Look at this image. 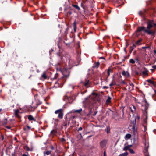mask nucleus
<instances>
[{
  "instance_id": "nucleus-1",
  "label": "nucleus",
  "mask_w": 156,
  "mask_h": 156,
  "mask_svg": "<svg viewBox=\"0 0 156 156\" xmlns=\"http://www.w3.org/2000/svg\"><path fill=\"white\" fill-rule=\"evenodd\" d=\"M140 119V117L138 115H137L135 119V120L133 121L131 123L130 126H132L131 129L134 135V140H136L138 138V133L135 128V125L136 124V120H139Z\"/></svg>"
},
{
  "instance_id": "nucleus-2",
  "label": "nucleus",
  "mask_w": 156,
  "mask_h": 156,
  "mask_svg": "<svg viewBox=\"0 0 156 156\" xmlns=\"http://www.w3.org/2000/svg\"><path fill=\"white\" fill-rule=\"evenodd\" d=\"M55 113V114H58V118L59 119H62L63 118V112L62 109H60L56 110Z\"/></svg>"
},
{
  "instance_id": "nucleus-3",
  "label": "nucleus",
  "mask_w": 156,
  "mask_h": 156,
  "mask_svg": "<svg viewBox=\"0 0 156 156\" xmlns=\"http://www.w3.org/2000/svg\"><path fill=\"white\" fill-rule=\"evenodd\" d=\"M48 73L47 71L44 72L41 75V78L44 80L47 79L48 78Z\"/></svg>"
},
{
  "instance_id": "nucleus-4",
  "label": "nucleus",
  "mask_w": 156,
  "mask_h": 156,
  "mask_svg": "<svg viewBox=\"0 0 156 156\" xmlns=\"http://www.w3.org/2000/svg\"><path fill=\"white\" fill-rule=\"evenodd\" d=\"M153 21H149L147 23V29H150L151 28L153 27Z\"/></svg>"
},
{
  "instance_id": "nucleus-5",
  "label": "nucleus",
  "mask_w": 156,
  "mask_h": 156,
  "mask_svg": "<svg viewBox=\"0 0 156 156\" xmlns=\"http://www.w3.org/2000/svg\"><path fill=\"white\" fill-rule=\"evenodd\" d=\"M145 145H146V147L144 148L143 152L145 154V155H148L147 147H148V144L147 143H145Z\"/></svg>"
},
{
  "instance_id": "nucleus-6",
  "label": "nucleus",
  "mask_w": 156,
  "mask_h": 156,
  "mask_svg": "<svg viewBox=\"0 0 156 156\" xmlns=\"http://www.w3.org/2000/svg\"><path fill=\"white\" fill-rule=\"evenodd\" d=\"M113 68L112 67H108L107 70L108 76V77L110 75V73H113Z\"/></svg>"
},
{
  "instance_id": "nucleus-7",
  "label": "nucleus",
  "mask_w": 156,
  "mask_h": 156,
  "mask_svg": "<svg viewBox=\"0 0 156 156\" xmlns=\"http://www.w3.org/2000/svg\"><path fill=\"white\" fill-rule=\"evenodd\" d=\"M107 141L106 140H103L100 142V145L102 148L104 147L106 144Z\"/></svg>"
},
{
  "instance_id": "nucleus-8",
  "label": "nucleus",
  "mask_w": 156,
  "mask_h": 156,
  "mask_svg": "<svg viewBox=\"0 0 156 156\" xmlns=\"http://www.w3.org/2000/svg\"><path fill=\"white\" fill-rule=\"evenodd\" d=\"M145 32L147 33L148 34H153L155 33V31H152L150 29H148L145 30H144Z\"/></svg>"
},
{
  "instance_id": "nucleus-9",
  "label": "nucleus",
  "mask_w": 156,
  "mask_h": 156,
  "mask_svg": "<svg viewBox=\"0 0 156 156\" xmlns=\"http://www.w3.org/2000/svg\"><path fill=\"white\" fill-rule=\"evenodd\" d=\"M122 74L125 77H128L129 76V73L127 71H123L122 72Z\"/></svg>"
},
{
  "instance_id": "nucleus-10",
  "label": "nucleus",
  "mask_w": 156,
  "mask_h": 156,
  "mask_svg": "<svg viewBox=\"0 0 156 156\" xmlns=\"http://www.w3.org/2000/svg\"><path fill=\"white\" fill-rule=\"evenodd\" d=\"M130 109L131 112H134L136 111V108L135 106L133 105H131L130 106Z\"/></svg>"
},
{
  "instance_id": "nucleus-11",
  "label": "nucleus",
  "mask_w": 156,
  "mask_h": 156,
  "mask_svg": "<svg viewBox=\"0 0 156 156\" xmlns=\"http://www.w3.org/2000/svg\"><path fill=\"white\" fill-rule=\"evenodd\" d=\"M131 137V134L129 133L126 134L125 137V139L126 140L130 139Z\"/></svg>"
},
{
  "instance_id": "nucleus-12",
  "label": "nucleus",
  "mask_w": 156,
  "mask_h": 156,
  "mask_svg": "<svg viewBox=\"0 0 156 156\" xmlns=\"http://www.w3.org/2000/svg\"><path fill=\"white\" fill-rule=\"evenodd\" d=\"M51 151H45L44 152V156L46 155H48L51 154Z\"/></svg>"
},
{
  "instance_id": "nucleus-13",
  "label": "nucleus",
  "mask_w": 156,
  "mask_h": 156,
  "mask_svg": "<svg viewBox=\"0 0 156 156\" xmlns=\"http://www.w3.org/2000/svg\"><path fill=\"white\" fill-rule=\"evenodd\" d=\"M82 111V109H80L79 110H72L69 113H74V112H77L78 113H80Z\"/></svg>"
},
{
  "instance_id": "nucleus-14",
  "label": "nucleus",
  "mask_w": 156,
  "mask_h": 156,
  "mask_svg": "<svg viewBox=\"0 0 156 156\" xmlns=\"http://www.w3.org/2000/svg\"><path fill=\"white\" fill-rule=\"evenodd\" d=\"M144 29H145V27H138V28L137 29V31H138V32H140V31H143V30L144 31V30H145Z\"/></svg>"
},
{
  "instance_id": "nucleus-15",
  "label": "nucleus",
  "mask_w": 156,
  "mask_h": 156,
  "mask_svg": "<svg viewBox=\"0 0 156 156\" xmlns=\"http://www.w3.org/2000/svg\"><path fill=\"white\" fill-rule=\"evenodd\" d=\"M130 86L129 87V90H133V89L134 85L132 83H129Z\"/></svg>"
},
{
  "instance_id": "nucleus-16",
  "label": "nucleus",
  "mask_w": 156,
  "mask_h": 156,
  "mask_svg": "<svg viewBox=\"0 0 156 156\" xmlns=\"http://www.w3.org/2000/svg\"><path fill=\"white\" fill-rule=\"evenodd\" d=\"M100 63L99 62H96L94 63L93 67L98 68L99 66Z\"/></svg>"
},
{
  "instance_id": "nucleus-17",
  "label": "nucleus",
  "mask_w": 156,
  "mask_h": 156,
  "mask_svg": "<svg viewBox=\"0 0 156 156\" xmlns=\"http://www.w3.org/2000/svg\"><path fill=\"white\" fill-rule=\"evenodd\" d=\"M28 119L30 121H35L33 117V116L31 115H29L28 117Z\"/></svg>"
},
{
  "instance_id": "nucleus-18",
  "label": "nucleus",
  "mask_w": 156,
  "mask_h": 156,
  "mask_svg": "<svg viewBox=\"0 0 156 156\" xmlns=\"http://www.w3.org/2000/svg\"><path fill=\"white\" fill-rule=\"evenodd\" d=\"M19 112V110H17L15 111V116L19 118V116L18 115V113Z\"/></svg>"
},
{
  "instance_id": "nucleus-19",
  "label": "nucleus",
  "mask_w": 156,
  "mask_h": 156,
  "mask_svg": "<svg viewBox=\"0 0 156 156\" xmlns=\"http://www.w3.org/2000/svg\"><path fill=\"white\" fill-rule=\"evenodd\" d=\"M111 98L110 97H108V99L106 100V102L107 104L109 103L111 101Z\"/></svg>"
},
{
  "instance_id": "nucleus-20",
  "label": "nucleus",
  "mask_w": 156,
  "mask_h": 156,
  "mask_svg": "<svg viewBox=\"0 0 156 156\" xmlns=\"http://www.w3.org/2000/svg\"><path fill=\"white\" fill-rule=\"evenodd\" d=\"M73 29L74 31L75 32L76 30V21H75L73 24Z\"/></svg>"
},
{
  "instance_id": "nucleus-21",
  "label": "nucleus",
  "mask_w": 156,
  "mask_h": 156,
  "mask_svg": "<svg viewBox=\"0 0 156 156\" xmlns=\"http://www.w3.org/2000/svg\"><path fill=\"white\" fill-rule=\"evenodd\" d=\"M148 71L147 70H146L144 71H143L142 72V74L144 75H147L148 74Z\"/></svg>"
},
{
  "instance_id": "nucleus-22",
  "label": "nucleus",
  "mask_w": 156,
  "mask_h": 156,
  "mask_svg": "<svg viewBox=\"0 0 156 156\" xmlns=\"http://www.w3.org/2000/svg\"><path fill=\"white\" fill-rule=\"evenodd\" d=\"M128 154V153L127 152H126L120 154L119 156H126Z\"/></svg>"
},
{
  "instance_id": "nucleus-23",
  "label": "nucleus",
  "mask_w": 156,
  "mask_h": 156,
  "mask_svg": "<svg viewBox=\"0 0 156 156\" xmlns=\"http://www.w3.org/2000/svg\"><path fill=\"white\" fill-rule=\"evenodd\" d=\"M147 81L148 83L152 84H154V82L151 79L147 80Z\"/></svg>"
},
{
  "instance_id": "nucleus-24",
  "label": "nucleus",
  "mask_w": 156,
  "mask_h": 156,
  "mask_svg": "<svg viewBox=\"0 0 156 156\" xmlns=\"http://www.w3.org/2000/svg\"><path fill=\"white\" fill-rule=\"evenodd\" d=\"M73 6L77 9L78 10H79L80 9V8L77 5H73Z\"/></svg>"
},
{
  "instance_id": "nucleus-25",
  "label": "nucleus",
  "mask_w": 156,
  "mask_h": 156,
  "mask_svg": "<svg viewBox=\"0 0 156 156\" xmlns=\"http://www.w3.org/2000/svg\"><path fill=\"white\" fill-rule=\"evenodd\" d=\"M130 149V148L129 147V146L128 145L126 147H125L123 149V150L125 151L129 150Z\"/></svg>"
},
{
  "instance_id": "nucleus-26",
  "label": "nucleus",
  "mask_w": 156,
  "mask_h": 156,
  "mask_svg": "<svg viewBox=\"0 0 156 156\" xmlns=\"http://www.w3.org/2000/svg\"><path fill=\"white\" fill-rule=\"evenodd\" d=\"M129 62L130 63H132V64H134L135 63V61L133 59H130L129 60Z\"/></svg>"
},
{
  "instance_id": "nucleus-27",
  "label": "nucleus",
  "mask_w": 156,
  "mask_h": 156,
  "mask_svg": "<svg viewBox=\"0 0 156 156\" xmlns=\"http://www.w3.org/2000/svg\"><path fill=\"white\" fill-rule=\"evenodd\" d=\"M90 112H91V111ZM97 112H98L97 111H94V112L93 113H92L91 112L90 113L91 114V115H92L95 116L97 114Z\"/></svg>"
},
{
  "instance_id": "nucleus-28",
  "label": "nucleus",
  "mask_w": 156,
  "mask_h": 156,
  "mask_svg": "<svg viewBox=\"0 0 156 156\" xmlns=\"http://www.w3.org/2000/svg\"><path fill=\"white\" fill-rule=\"evenodd\" d=\"M145 115V116H146V119H145L144 121V123H147V113H146V114Z\"/></svg>"
},
{
  "instance_id": "nucleus-29",
  "label": "nucleus",
  "mask_w": 156,
  "mask_h": 156,
  "mask_svg": "<svg viewBox=\"0 0 156 156\" xmlns=\"http://www.w3.org/2000/svg\"><path fill=\"white\" fill-rule=\"evenodd\" d=\"M56 131L55 130H53L51 132V133L52 134H55L56 133Z\"/></svg>"
},
{
  "instance_id": "nucleus-30",
  "label": "nucleus",
  "mask_w": 156,
  "mask_h": 156,
  "mask_svg": "<svg viewBox=\"0 0 156 156\" xmlns=\"http://www.w3.org/2000/svg\"><path fill=\"white\" fill-rule=\"evenodd\" d=\"M129 151L131 153V154H134L135 153V152L132 149H130L129 150Z\"/></svg>"
},
{
  "instance_id": "nucleus-31",
  "label": "nucleus",
  "mask_w": 156,
  "mask_h": 156,
  "mask_svg": "<svg viewBox=\"0 0 156 156\" xmlns=\"http://www.w3.org/2000/svg\"><path fill=\"white\" fill-rule=\"evenodd\" d=\"M24 148L27 151H29L30 150L29 148L27 146H25Z\"/></svg>"
},
{
  "instance_id": "nucleus-32",
  "label": "nucleus",
  "mask_w": 156,
  "mask_h": 156,
  "mask_svg": "<svg viewBox=\"0 0 156 156\" xmlns=\"http://www.w3.org/2000/svg\"><path fill=\"white\" fill-rule=\"evenodd\" d=\"M141 41V40H138L137 41V42H136V44H139L140 42Z\"/></svg>"
},
{
  "instance_id": "nucleus-33",
  "label": "nucleus",
  "mask_w": 156,
  "mask_h": 156,
  "mask_svg": "<svg viewBox=\"0 0 156 156\" xmlns=\"http://www.w3.org/2000/svg\"><path fill=\"white\" fill-rule=\"evenodd\" d=\"M134 48L133 47H131L130 48V50H131V52L132 50Z\"/></svg>"
},
{
  "instance_id": "nucleus-34",
  "label": "nucleus",
  "mask_w": 156,
  "mask_h": 156,
  "mask_svg": "<svg viewBox=\"0 0 156 156\" xmlns=\"http://www.w3.org/2000/svg\"><path fill=\"white\" fill-rule=\"evenodd\" d=\"M153 68L154 69H156V65H154L152 66Z\"/></svg>"
},
{
  "instance_id": "nucleus-35",
  "label": "nucleus",
  "mask_w": 156,
  "mask_h": 156,
  "mask_svg": "<svg viewBox=\"0 0 156 156\" xmlns=\"http://www.w3.org/2000/svg\"><path fill=\"white\" fill-rule=\"evenodd\" d=\"M27 128L28 129H29V130H30V129H31V127H30V126H27Z\"/></svg>"
},
{
  "instance_id": "nucleus-36",
  "label": "nucleus",
  "mask_w": 156,
  "mask_h": 156,
  "mask_svg": "<svg viewBox=\"0 0 156 156\" xmlns=\"http://www.w3.org/2000/svg\"><path fill=\"white\" fill-rule=\"evenodd\" d=\"M82 130V128L81 127H80L79 128L78 130L79 131H81Z\"/></svg>"
},
{
  "instance_id": "nucleus-37",
  "label": "nucleus",
  "mask_w": 156,
  "mask_h": 156,
  "mask_svg": "<svg viewBox=\"0 0 156 156\" xmlns=\"http://www.w3.org/2000/svg\"><path fill=\"white\" fill-rule=\"evenodd\" d=\"M132 47H133V48H135V47H136V45H135V44H133V46H132Z\"/></svg>"
},
{
  "instance_id": "nucleus-38",
  "label": "nucleus",
  "mask_w": 156,
  "mask_h": 156,
  "mask_svg": "<svg viewBox=\"0 0 156 156\" xmlns=\"http://www.w3.org/2000/svg\"><path fill=\"white\" fill-rule=\"evenodd\" d=\"M104 156H106V152L105 151H104Z\"/></svg>"
},
{
  "instance_id": "nucleus-39",
  "label": "nucleus",
  "mask_w": 156,
  "mask_h": 156,
  "mask_svg": "<svg viewBox=\"0 0 156 156\" xmlns=\"http://www.w3.org/2000/svg\"><path fill=\"white\" fill-rule=\"evenodd\" d=\"M128 146H129V147L130 148L132 146V145H128Z\"/></svg>"
},
{
  "instance_id": "nucleus-40",
  "label": "nucleus",
  "mask_w": 156,
  "mask_h": 156,
  "mask_svg": "<svg viewBox=\"0 0 156 156\" xmlns=\"http://www.w3.org/2000/svg\"><path fill=\"white\" fill-rule=\"evenodd\" d=\"M147 47H143L142 48L143 49H145V48H147Z\"/></svg>"
},
{
  "instance_id": "nucleus-41",
  "label": "nucleus",
  "mask_w": 156,
  "mask_h": 156,
  "mask_svg": "<svg viewBox=\"0 0 156 156\" xmlns=\"http://www.w3.org/2000/svg\"><path fill=\"white\" fill-rule=\"evenodd\" d=\"M6 127L9 129H10L11 128L9 126H7Z\"/></svg>"
},
{
  "instance_id": "nucleus-42",
  "label": "nucleus",
  "mask_w": 156,
  "mask_h": 156,
  "mask_svg": "<svg viewBox=\"0 0 156 156\" xmlns=\"http://www.w3.org/2000/svg\"><path fill=\"white\" fill-rule=\"evenodd\" d=\"M151 70L152 71V72H154V69H151Z\"/></svg>"
},
{
  "instance_id": "nucleus-43",
  "label": "nucleus",
  "mask_w": 156,
  "mask_h": 156,
  "mask_svg": "<svg viewBox=\"0 0 156 156\" xmlns=\"http://www.w3.org/2000/svg\"><path fill=\"white\" fill-rule=\"evenodd\" d=\"M153 25L154 26H156V23H153Z\"/></svg>"
},
{
  "instance_id": "nucleus-44",
  "label": "nucleus",
  "mask_w": 156,
  "mask_h": 156,
  "mask_svg": "<svg viewBox=\"0 0 156 156\" xmlns=\"http://www.w3.org/2000/svg\"><path fill=\"white\" fill-rule=\"evenodd\" d=\"M100 58H101V59H105V58L103 57H101Z\"/></svg>"
},
{
  "instance_id": "nucleus-45",
  "label": "nucleus",
  "mask_w": 156,
  "mask_h": 156,
  "mask_svg": "<svg viewBox=\"0 0 156 156\" xmlns=\"http://www.w3.org/2000/svg\"><path fill=\"white\" fill-rule=\"evenodd\" d=\"M22 156H27V155H26V154H23Z\"/></svg>"
},
{
  "instance_id": "nucleus-46",
  "label": "nucleus",
  "mask_w": 156,
  "mask_h": 156,
  "mask_svg": "<svg viewBox=\"0 0 156 156\" xmlns=\"http://www.w3.org/2000/svg\"><path fill=\"white\" fill-rule=\"evenodd\" d=\"M74 119L75 118V116H73L72 117Z\"/></svg>"
},
{
  "instance_id": "nucleus-47",
  "label": "nucleus",
  "mask_w": 156,
  "mask_h": 156,
  "mask_svg": "<svg viewBox=\"0 0 156 156\" xmlns=\"http://www.w3.org/2000/svg\"><path fill=\"white\" fill-rule=\"evenodd\" d=\"M122 83H123L126 84V83L124 81H123Z\"/></svg>"
},
{
  "instance_id": "nucleus-48",
  "label": "nucleus",
  "mask_w": 156,
  "mask_h": 156,
  "mask_svg": "<svg viewBox=\"0 0 156 156\" xmlns=\"http://www.w3.org/2000/svg\"><path fill=\"white\" fill-rule=\"evenodd\" d=\"M154 91L155 94H156V90H154Z\"/></svg>"
},
{
  "instance_id": "nucleus-49",
  "label": "nucleus",
  "mask_w": 156,
  "mask_h": 156,
  "mask_svg": "<svg viewBox=\"0 0 156 156\" xmlns=\"http://www.w3.org/2000/svg\"><path fill=\"white\" fill-rule=\"evenodd\" d=\"M154 53H156V51H155H155H154Z\"/></svg>"
},
{
  "instance_id": "nucleus-50",
  "label": "nucleus",
  "mask_w": 156,
  "mask_h": 156,
  "mask_svg": "<svg viewBox=\"0 0 156 156\" xmlns=\"http://www.w3.org/2000/svg\"><path fill=\"white\" fill-rule=\"evenodd\" d=\"M24 130H26V128H24Z\"/></svg>"
},
{
  "instance_id": "nucleus-51",
  "label": "nucleus",
  "mask_w": 156,
  "mask_h": 156,
  "mask_svg": "<svg viewBox=\"0 0 156 156\" xmlns=\"http://www.w3.org/2000/svg\"><path fill=\"white\" fill-rule=\"evenodd\" d=\"M87 83H85V85H87Z\"/></svg>"
},
{
  "instance_id": "nucleus-52",
  "label": "nucleus",
  "mask_w": 156,
  "mask_h": 156,
  "mask_svg": "<svg viewBox=\"0 0 156 156\" xmlns=\"http://www.w3.org/2000/svg\"><path fill=\"white\" fill-rule=\"evenodd\" d=\"M1 110H2V109H0V112L1 111Z\"/></svg>"
},
{
  "instance_id": "nucleus-53",
  "label": "nucleus",
  "mask_w": 156,
  "mask_h": 156,
  "mask_svg": "<svg viewBox=\"0 0 156 156\" xmlns=\"http://www.w3.org/2000/svg\"><path fill=\"white\" fill-rule=\"evenodd\" d=\"M95 94V95H97V94Z\"/></svg>"
},
{
  "instance_id": "nucleus-54",
  "label": "nucleus",
  "mask_w": 156,
  "mask_h": 156,
  "mask_svg": "<svg viewBox=\"0 0 156 156\" xmlns=\"http://www.w3.org/2000/svg\"><path fill=\"white\" fill-rule=\"evenodd\" d=\"M37 72H39V71H38V70H37Z\"/></svg>"
},
{
  "instance_id": "nucleus-55",
  "label": "nucleus",
  "mask_w": 156,
  "mask_h": 156,
  "mask_svg": "<svg viewBox=\"0 0 156 156\" xmlns=\"http://www.w3.org/2000/svg\"><path fill=\"white\" fill-rule=\"evenodd\" d=\"M147 156H149V155H147Z\"/></svg>"
}]
</instances>
